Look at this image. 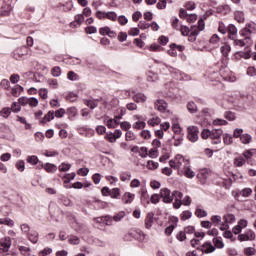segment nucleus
<instances>
[{
	"mask_svg": "<svg viewBox=\"0 0 256 256\" xmlns=\"http://www.w3.org/2000/svg\"><path fill=\"white\" fill-rule=\"evenodd\" d=\"M189 164V160L185 159L183 155L178 154L174 159L169 161V166L171 169H176L179 173L180 170L185 169L186 165Z\"/></svg>",
	"mask_w": 256,
	"mask_h": 256,
	"instance_id": "f257e3e1",
	"label": "nucleus"
},
{
	"mask_svg": "<svg viewBox=\"0 0 256 256\" xmlns=\"http://www.w3.org/2000/svg\"><path fill=\"white\" fill-rule=\"evenodd\" d=\"M233 137L235 139H240V143L243 145H249L253 141V136L249 133L243 134V129L241 128H235L233 131Z\"/></svg>",
	"mask_w": 256,
	"mask_h": 256,
	"instance_id": "f03ea898",
	"label": "nucleus"
},
{
	"mask_svg": "<svg viewBox=\"0 0 256 256\" xmlns=\"http://www.w3.org/2000/svg\"><path fill=\"white\" fill-rule=\"evenodd\" d=\"M168 70L170 71L172 77L176 79V81H191V76L181 72L177 68L168 67Z\"/></svg>",
	"mask_w": 256,
	"mask_h": 256,
	"instance_id": "7ed1b4c3",
	"label": "nucleus"
},
{
	"mask_svg": "<svg viewBox=\"0 0 256 256\" xmlns=\"http://www.w3.org/2000/svg\"><path fill=\"white\" fill-rule=\"evenodd\" d=\"M187 139L191 141V143L199 141V128L197 126H189L187 128Z\"/></svg>",
	"mask_w": 256,
	"mask_h": 256,
	"instance_id": "20e7f679",
	"label": "nucleus"
},
{
	"mask_svg": "<svg viewBox=\"0 0 256 256\" xmlns=\"http://www.w3.org/2000/svg\"><path fill=\"white\" fill-rule=\"evenodd\" d=\"M160 197L163 203H173V199H175V195L168 188H162L160 190Z\"/></svg>",
	"mask_w": 256,
	"mask_h": 256,
	"instance_id": "39448f33",
	"label": "nucleus"
},
{
	"mask_svg": "<svg viewBox=\"0 0 256 256\" xmlns=\"http://www.w3.org/2000/svg\"><path fill=\"white\" fill-rule=\"evenodd\" d=\"M221 137H223L222 129L211 130L210 139L212 140L213 145H221Z\"/></svg>",
	"mask_w": 256,
	"mask_h": 256,
	"instance_id": "423d86ee",
	"label": "nucleus"
},
{
	"mask_svg": "<svg viewBox=\"0 0 256 256\" xmlns=\"http://www.w3.org/2000/svg\"><path fill=\"white\" fill-rule=\"evenodd\" d=\"M178 175L184 176L187 179H193L195 177V172L191 169V164L184 166V169L179 170Z\"/></svg>",
	"mask_w": 256,
	"mask_h": 256,
	"instance_id": "0eeeda50",
	"label": "nucleus"
},
{
	"mask_svg": "<svg viewBox=\"0 0 256 256\" xmlns=\"http://www.w3.org/2000/svg\"><path fill=\"white\" fill-rule=\"evenodd\" d=\"M256 234L253 230H247L245 234L238 235V241H255Z\"/></svg>",
	"mask_w": 256,
	"mask_h": 256,
	"instance_id": "6e6552de",
	"label": "nucleus"
},
{
	"mask_svg": "<svg viewBox=\"0 0 256 256\" xmlns=\"http://www.w3.org/2000/svg\"><path fill=\"white\" fill-rule=\"evenodd\" d=\"M12 131L6 124H0V139H11Z\"/></svg>",
	"mask_w": 256,
	"mask_h": 256,
	"instance_id": "1a4fd4ad",
	"label": "nucleus"
},
{
	"mask_svg": "<svg viewBox=\"0 0 256 256\" xmlns=\"http://www.w3.org/2000/svg\"><path fill=\"white\" fill-rule=\"evenodd\" d=\"M173 195L175 198V201L173 203L174 209H181V206L183 205V201H181V199H183V193H181L180 191H173Z\"/></svg>",
	"mask_w": 256,
	"mask_h": 256,
	"instance_id": "9d476101",
	"label": "nucleus"
},
{
	"mask_svg": "<svg viewBox=\"0 0 256 256\" xmlns=\"http://www.w3.org/2000/svg\"><path fill=\"white\" fill-rule=\"evenodd\" d=\"M96 223H103L104 225H107L108 227H112L114 220L111 215H106L102 217L95 218Z\"/></svg>",
	"mask_w": 256,
	"mask_h": 256,
	"instance_id": "9b49d317",
	"label": "nucleus"
},
{
	"mask_svg": "<svg viewBox=\"0 0 256 256\" xmlns=\"http://www.w3.org/2000/svg\"><path fill=\"white\" fill-rule=\"evenodd\" d=\"M0 249H2V251L4 253H7V251H9V249H11V238L10 237H5L0 239Z\"/></svg>",
	"mask_w": 256,
	"mask_h": 256,
	"instance_id": "f8f14e48",
	"label": "nucleus"
},
{
	"mask_svg": "<svg viewBox=\"0 0 256 256\" xmlns=\"http://www.w3.org/2000/svg\"><path fill=\"white\" fill-rule=\"evenodd\" d=\"M28 53L29 49L26 46H22L14 51V58L17 60L22 59V57H25Z\"/></svg>",
	"mask_w": 256,
	"mask_h": 256,
	"instance_id": "ddd939ff",
	"label": "nucleus"
},
{
	"mask_svg": "<svg viewBox=\"0 0 256 256\" xmlns=\"http://www.w3.org/2000/svg\"><path fill=\"white\" fill-rule=\"evenodd\" d=\"M167 102H165V100L162 99H158L155 102V109H157V111H159L160 113H167Z\"/></svg>",
	"mask_w": 256,
	"mask_h": 256,
	"instance_id": "4468645a",
	"label": "nucleus"
},
{
	"mask_svg": "<svg viewBox=\"0 0 256 256\" xmlns=\"http://www.w3.org/2000/svg\"><path fill=\"white\" fill-rule=\"evenodd\" d=\"M200 251L206 254L213 253L215 251V247L211 242L207 241L200 246Z\"/></svg>",
	"mask_w": 256,
	"mask_h": 256,
	"instance_id": "2eb2a0df",
	"label": "nucleus"
},
{
	"mask_svg": "<svg viewBox=\"0 0 256 256\" xmlns=\"http://www.w3.org/2000/svg\"><path fill=\"white\" fill-rule=\"evenodd\" d=\"M130 235L136 241H145V233H143V231H141L139 229L131 230V234Z\"/></svg>",
	"mask_w": 256,
	"mask_h": 256,
	"instance_id": "dca6fc26",
	"label": "nucleus"
},
{
	"mask_svg": "<svg viewBox=\"0 0 256 256\" xmlns=\"http://www.w3.org/2000/svg\"><path fill=\"white\" fill-rule=\"evenodd\" d=\"M132 99L133 101H135V103H145V101H147V96H145V94L138 92H132Z\"/></svg>",
	"mask_w": 256,
	"mask_h": 256,
	"instance_id": "f3484780",
	"label": "nucleus"
},
{
	"mask_svg": "<svg viewBox=\"0 0 256 256\" xmlns=\"http://www.w3.org/2000/svg\"><path fill=\"white\" fill-rule=\"evenodd\" d=\"M99 103H101V100L99 99H86L84 100V104H86L89 109H97L99 107Z\"/></svg>",
	"mask_w": 256,
	"mask_h": 256,
	"instance_id": "a211bd4d",
	"label": "nucleus"
},
{
	"mask_svg": "<svg viewBox=\"0 0 256 256\" xmlns=\"http://www.w3.org/2000/svg\"><path fill=\"white\" fill-rule=\"evenodd\" d=\"M227 33H228V37L229 39H235L237 38V27L233 24H229V26L227 27Z\"/></svg>",
	"mask_w": 256,
	"mask_h": 256,
	"instance_id": "6ab92c4d",
	"label": "nucleus"
},
{
	"mask_svg": "<svg viewBox=\"0 0 256 256\" xmlns=\"http://www.w3.org/2000/svg\"><path fill=\"white\" fill-rule=\"evenodd\" d=\"M27 238L31 241V243H38L39 242V232L36 230H31L30 233L27 234Z\"/></svg>",
	"mask_w": 256,
	"mask_h": 256,
	"instance_id": "aec40b11",
	"label": "nucleus"
},
{
	"mask_svg": "<svg viewBox=\"0 0 256 256\" xmlns=\"http://www.w3.org/2000/svg\"><path fill=\"white\" fill-rule=\"evenodd\" d=\"M155 214L153 212H149L145 219V227L146 229H151L153 227V221H154Z\"/></svg>",
	"mask_w": 256,
	"mask_h": 256,
	"instance_id": "412c9836",
	"label": "nucleus"
},
{
	"mask_svg": "<svg viewBox=\"0 0 256 256\" xmlns=\"http://www.w3.org/2000/svg\"><path fill=\"white\" fill-rule=\"evenodd\" d=\"M122 200L124 201V203L126 205L131 204L132 201H135V194L131 193V192H125Z\"/></svg>",
	"mask_w": 256,
	"mask_h": 256,
	"instance_id": "4be33fe9",
	"label": "nucleus"
},
{
	"mask_svg": "<svg viewBox=\"0 0 256 256\" xmlns=\"http://www.w3.org/2000/svg\"><path fill=\"white\" fill-rule=\"evenodd\" d=\"M140 199L142 203H147L149 205V194L147 193V188L141 187L140 189Z\"/></svg>",
	"mask_w": 256,
	"mask_h": 256,
	"instance_id": "5701e85b",
	"label": "nucleus"
},
{
	"mask_svg": "<svg viewBox=\"0 0 256 256\" xmlns=\"http://www.w3.org/2000/svg\"><path fill=\"white\" fill-rule=\"evenodd\" d=\"M223 221H225L228 225H233V223L237 221V218L232 213H226L223 216Z\"/></svg>",
	"mask_w": 256,
	"mask_h": 256,
	"instance_id": "b1692460",
	"label": "nucleus"
},
{
	"mask_svg": "<svg viewBox=\"0 0 256 256\" xmlns=\"http://www.w3.org/2000/svg\"><path fill=\"white\" fill-rule=\"evenodd\" d=\"M234 19L237 21V23H245V12L239 10L235 11Z\"/></svg>",
	"mask_w": 256,
	"mask_h": 256,
	"instance_id": "393cba45",
	"label": "nucleus"
},
{
	"mask_svg": "<svg viewBox=\"0 0 256 256\" xmlns=\"http://www.w3.org/2000/svg\"><path fill=\"white\" fill-rule=\"evenodd\" d=\"M209 43L210 45H213L214 48H217L219 47V43H221V38L219 37L218 34H213L210 37Z\"/></svg>",
	"mask_w": 256,
	"mask_h": 256,
	"instance_id": "a878e982",
	"label": "nucleus"
},
{
	"mask_svg": "<svg viewBox=\"0 0 256 256\" xmlns=\"http://www.w3.org/2000/svg\"><path fill=\"white\" fill-rule=\"evenodd\" d=\"M105 125L108 127V129H116V127L119 126V121H117L115 118H110L105 121Z\"/></svg>",
	"mask_w": 256,
	"mask_h": 256,
	"instance_id": "bb28decb",
	"label": "nucleus"
},
{
	"mask_svg": "<svg viewBox=\"0 0 256 256\" xmlns=\"http://www.w3.org/2000/svg\"><path fill=\"white\" fill-rule=\"evenodd\" d=\"M207 177H208L207 170H202L197 174V178L199 179L202 185H205V183H207Z\"/></svg>",
	"mask_w": 256,
	"mask_h": 256,
	"instance_id": "cd10ccee",
	"label": "nucleus"
},
{
	"mask_svg": "<svg viewBox=\"0 0 256 256\" xmlns=\"http://www.w3.org/2000/svg\"><path fill=\"white\" fill-rule=\"evenodd\" d=\"M0 225H6V227H15V221L9 217L0 218Z\"/></svg>",
	"mask_w": 256,
	"mask_h": 256,
	"instance_id": "c85d7f7f",
	"label": "nucleus"
},
{
	"mask_svg": "<svg viewBox=\"0 0 256 256\" xmlns=\"http://www.w3.org/2000/svg\"><path fill=\"white\" fill-rule=\"evenodd\" d=\"M127 216V213L125 211H120L116 213L114 216H112V219L115 223H120V221H123L125 217Z\"/></svg>",
	"mask_w": 256,
	"mask_h": 256,
	"instance_id": "c756f323",
	"label": "nucleus"
},
{
	"mask_svg": "<svg viewBox=\"0 0 256 256\" xmlns=\"http://www.w3.org/2000/svg\"><path fill=\"white\" fill-rule=\"evenodd\" d=\"M55 119V111L50 110L41 120V123H49V121H53Z\"/></svg>",
	"mask_w": 256,
	"mask_h": 256,
	"instance_id": "7c9ffc66",
	"label": "nucleus"
},
{
	"mask_svg": "<svg viewBox=\"0 0 256 256\" xmlns=\"http://www.w3.org/2000/svg\"><path fill=\"white\" fill-rule=\"evenodd\" d=\"M220 51L223 57H229V53H231V45L225 43L221 46Z\"/></svg>",
	"mask_w": 256,
	"mask_h": 256,
	"instance_id": "2f4dec72",
	"label": "nucleus"
},
{
	"mask_svg": "<svg viewBox=\"0 0 256 256\" xmlns=\"http://www.w3.org/2000/svg\"><path fill=\"white\" fill-rule=\"evenodd\" d=\"M172 131L174 134L176 135H183V128L181 127V125L177 122H174L172 124Z\"/></svg>",
	"mask_w": 256,
	"mask_h": 256,
	"instance_id": "473e14b6",
	"label": "nucleus"
},
{
	"mask_svg": "<svg viewBox=\"0 0 256 256\" xmlns=\"http://www.w3.org/2000/svg\"><path fill=\"white\" fill-rule=\"evenodd\" d=\"M212 241L216 249H223V247H225V243H223V239L221 237L213 238Z\"/></svg>",
	"mask_w": 256,
	"mask_h": 256,
	"instance_id": "72a5a7b5",
	"label": "nucleus"
},
{
	"mask_svg": "<svg viewBox=\"0 0 256 256\" xmlns=\"http://www.w3.org/2000/svg\"><path fill=\"white\" fill-rule=\"evenodd\" d=\"M233 163L234 167H243L245 164V158H243V156L235 157Z\"/></svg>",
	"mask_w": 256,
	"mask_h": 256,
	"instance_id": "f704fd0d",
	"label": "nucleus"
},
{
	"mask_svg": "<svg viewBox=\"0 0 256 256\" xmlns=\"http://www.w3.org/2000/svg\"><path fill=\"white\" fill-rule=\"evenodd\" d=\"M43 168L45 171H47V173H55V171H57V166L51 163L44 164Z\"/></svg>",
	"mask_w": 256,
	"mask_h": 256,
	"instance_id": "c9c22d12",
	"label": "nucleus"
},
{
	"mask_svg": "<svg viewBox=\"0 0 256 256\" xmlns=\"http://www.w3.org/2000/svg\"><path fill=\"white\" fill-rule=\"evenodd\" d=\"M67 79L69 81H79L81 77L79 76V74L75 73L74 71H69L67 73Z\"/></svg>",
	"mask_w": 256,
	"mask_h": 256,
	"instance_id": "e433bc0d",
	"label": "nucleus"
},
{
	"mask_svg": "<svg viewBox=\"0 0 256 256\" xmlns=\"http://www.w3.org/2000/svg\"><path fill=\"white\" fill-rule=\"evenodd\" d=\"M148 125H150L151 127H155L157 125H159V123H161V118H159L158 116H154L152 118H150L147 121Z\"/></svg>",
	"mask_w": 256,
	"mask_h": 256,
	"instance_id": "4c0bfd02",
	"label": "nucleus"
},
{
	"mask_svg": "<svg viewBox=\"0 0 256 256\" xmlns=\"http://www.w3.org/2000/svg\"><path fill=\"white\" fill-rule=\"evenodd\" d=\"M11 108L9 107H4L0 111V117H3L4 119H7L9 115H11Z\"/></svg>",
	"mask_w": 256,
	"mask_h": 256,
	"instance_id": "58836bf2",
	"label": "nucleus"
},
{
	"mask_svg": "<svg viewBox=\"0 0 256 256\" xmlns=\"http://www.w3.org/2000/svg\"><path fill=\"white\" fill-rule=\"evenodd\" d=\"M222 135H223V141L225 145H233V136L227 133Z\"/></svg>",
	"mask_w": 256,
	"mask_h": 256,
	"instance_id": "ea45409f",
	"label": "nucleus"
},
{
	"mask_svg": "<svg viewBox=\"0 0 256 256\" xmlns=\"http://www.w3.org/2000/svg\"><path fill=\"white\" fill-rule=\"evenodd\" d=\"M146 125L147 124L144 121L138 120L132 125V127L133 129L141 130L145 129Z\"/></svg>",
	"mask_w": 256,
	"mask_h": 256,
	"instance_id": "a19ab883",
	"label": "nucleus"
},
{
	"mask_svg": "<svg viewBox=\"0 0 256 256\" xmlns=\"http://www.w3.org/2000/svg\"><path fill=\"white\" fill-rule=\"evenodd\" d=\"M159 168V163L155 162L153 160H149L147 162V169H150V171H155V169Z\"/></svg>",
	"mask_w": 256,
	"mask_h": 256,
	"instance_id": "79ce46f5",
	"label": "nucleus"
},
{
	"mask_svg": "<svg viewBox=\"0 0 256 256\" xmlns=\"http://www.w3.org/2000/svg\"><path fill=\"white\" fill-rule=\"evenodd\" d=\"M242 155L245 159L249 160L251 157H253V155H256V149L244 151Z\"/></svg>",
	"mask_w": 256,
	"mask_h": 256,
	"instance_id": "37998d69",
	"label": "nucleus"
},
{
	"mask_svg": "<svg viewBox=\"0 0 256 256\" xmlns=\"http://www.w3.org/2000/svg\"><path fill=\"white\" fill-rule=\"evenodd\" d=\"M221 221H222V218L219 215H214L211 217V223L215 227H217L218 225H221Z\"/></svg>",
	"mask_w": 256,
	"mask_h": 256,
	"instance_id": "c03bdc74",
	"label": "nucleus"
},
{
	"mask_svg": "<svg viewBox=\"0 0 256 256\" xmlns=\"http://www.w3.org/2000/svg\"><path fill=\"white\" fill-rule=\"evenodd\" d=\"M182 221H187V219H191L193 217V213L189 210L183 211L180 215Z\"/></svg>",
	"mask_w": 256,
	"mask_h": 256,
	"instance_id": "a18cd8bd",
	"label": "nucleus"
},
{
	"mask_svg": "<svg viewBox=\"0 0 256 256\" xmlns=\"http://www.w3.org/2000/svg\"><path fill=\"white\" fill-rule=\"evenodd\" d=\"M47 83L52 89L59 88V82L57 81V79H54V78L48 79Z\"/></svg>",
	"mask_w": 256,
	"mask_h": 256,
	"instance_id": "49530a36",
	"label": "nucleus"
},
{
	"mask_svg": "<svg viewBox=\"0 0 256 256\" xmlns=\"http://www.w3.org/2000/svg\"><path fill=\"white\" fill-rule=\"evenodd\" d=\"M27 163H30V165H37L39 163V158L35 155L28 156L26 159Z\"/></svg>",
	"mask_w": 256,
	"mask_h": 256,
	"instance_id": "de8ad7c7",
	"label": "nucleus"
},
{
	"mask_svg": "<svg viewBox=\"0 0 256 256\" xmlns=\"http://www.w3.org/2000/svg\"><path fill=\"white\" fill-rule=\"evenodd\" d=\"M187 109L189 113H197V104H195V102H189L187 104Z\"/></svg>",
	"mask_w": 256,
	"mask_h": 256,
	"instance_id": "09e8293b",
	"label": "nucleus"
},
{
	"mask_svg": "<svg viewBox=\"0 0 256 256\" xmlns=\"http://www.w3.org/2000/svg\"><path fill=\"white\" fill-rule=\"evenodd\" d=\"M178 136H173L175 147H179L183 143V134H177Z\"/></svg>",
	"mask_w": 256,
	"mask_h": 256,
	"instance_id": "8fccbe9b",
	"label": "nucleus"
},
{
	"mask_svg": "<svg viewBox=\"0 0 256 256\" xmlns=\"http://www.w3.org/2000/svg\"><path fill=\"white\" fill-rule=\"evenodd\" d=\"M195 215L196 217H199V219H203V217H207V211L201 208H197L195 211Z\"/></svg>",
	"mask_w": 256,
	"mask_h": 256,
	"instance_id": "3c124183",
	"label": "nucleus"
},
{
	"mask_svg": "<svg viewBox=\"0 0 256 256\" xmlns=\"http://www.w3.org/2000/svg\"><path fill=\"white\" fill-rule=\"evenodd\" d=\"M157 79H159V76L156 73L149 72L147 74V81H149L150 83L157 81Z\"/></svg>",
	"mask_w": 256,
	"mask_h": 256,
	"instance_id": "603ef678",
	"label": "nucleus"
},
{
	"mask_svg": "<svg viewBox=\"0 0 256 256\" xmlns=\"http://www.w3.org/2000/svg\"><path fill=\"white\" fill-rule=\"evenodd\" d=\"M52 77H61V67L56 66L53 67L51 70Z\"/></svg>",
	"mask_w": 256,
	"mask_h": 256,
	"instance_id": "864d4df0",
	"label": "nucleus"
},
{
	"mask_svg": "<svg viewBox=\"0 0 256 256\" xmlns=\"http://www.w3.org/2000/svg\"><path fill=\"white\" fill-rule=\"evenodd\" d=\"M131 173L130 172H122L121 175H120V179L121 181H123L124 183L126 181H131Z\"/></svg>",
	"mask_w": 256,
	"mask_h": 256,
	"instance_id": "5fc2aeb1",
	"label": "nucleus"
},
{
	"mask_svg": "<svg viewBox=\"0 0 256 256\" xmlns=\"http://www.w3.org/2000/svg\"><path fill=\"white\" fill-rule=\"evenodd\" d=\"M20 229H21L22 233H24V235L29 234L31 231V227L27 223L21 224Z\"/></svg>",
	"mask_w": 256,
	"mask_h": 256,
	"instance_id": "6e6d98bb",
	"label": "nucleus"
},
{
	"mask_svg": "<svg viewBox=\"0 0 256 256\" xmlns=\"http://www.w3.org/2000/svg\"><path fill=\"white\" fill-rule=\"evenodd\" d=\"M119 195H121V190H119V188H113L110 190V197H112V199H117Z\"/></svg>",
	"mask_w": 256,
	"mask_h": 256,
	"instance_id": "4d7b16f0",
	"label": "nucleus"
},
{
	"mask_svg": "<svg viewBox=\"0 0 256 256\" xmlns=\"http://www.w3.org/2000/svg\"><path fill=\"white\" fill-rule=\"evenodd\" d=\"M245 27H247L248 31H250V33H255L256 31V23L255 22H248L246 23Z\"/></svg>",
	"mask_w": 256,
	"mask_h": 256,
	"instance_id": "13d9d810",
	"label": "nucleus"
},
{
	"mask_svg": "<svg viewBox=\"0 0 256 256\" xmlns=\"http://www.w3.org/2000/svg\"><path fill=\"white\" fill-rule=\"evenodd\" d=\"M16 169H18L21 173H23V171H25V161L18 160L16 162Z\"/></svg>",
	"mask_w": 256,
	"mask_h": 256,
	"instance_id": "bf43d9fd",
	"label": "nucleus"
},
{
	"mask_svg": "<svg viewBox=\"0 0 256 256\" xmlns=\"http://www.w3.org/2000/svg\"><path fill=\"white\" fill-rule=\"evenodd\" d=\"M227 28L225 27V24L223 22H219L218 23V31L219 33H222V35H226L227 34Z\"/></svg>",
	"mask_w": 256,
	"mask_h": 256,
	"instance_id": "052dcab7",
	"label": "nucleus"
},
{
	"mask_svg": "<svg viewBox=\"0 0 256 256\" xmlns=\"http://www.w3.org/2000/svg\"><path fill=\"white\" fill-rule=\"evenodd\" d=\"M251 193H253V190L251 188H244L242 191H240V195L242 197H249V195H251Z\"/></svg>",
	"mask_w": 256,
	"mask_h": 256,
	"instance_id": "680f3d73",
	"label": "nucleus"
},
{
	"mask_svg": "<svg viewBox=\"0 0 256 256\" xmlns=\"http://www.w3.org/2000/svg\"><path fill=\"white\" fill-rule=\"evenodd\" d=\"M67 115L70 117H77V108L76 107H69L67 109Z\"/></svg>",
	"mask_w": 256,
	"mask_h": 256,
	"instance_id": "e2e57ef3",
	"label": "nucleus"
},
{
	"mask_svg": "<svg viewBox=\"0 0 256 256\" xmlns=\"http://www.w3.org/2000/svg\"><path fill=\"white\" fill-rule=\"evenodd\" d=\"M106 19H109V21H117V13L106 12Z\"/></svg>",
	"mask_w": 256,
	"mask_h": 256,
	"instance_id": "0e129e2a",
	"label": "nucleus"
},
{
	"mask_svg": "<svg viewBox=\"0 0 256 256\" xmlns=\"http://www.w3.org/2000/svg\"><path fill=\"white\" fill-rule=\"evenodd\" d=\"M58 169L59 171H63L65 173L66 171H69L71 169V164L62 163L59 165Z\"/></svg>",
	"mask_w": 256,
	"mask_h": 256,
	"instance_id": "69168bd1",
	"label": "nucleus"
},
{
	"mask_svg": "<svg viewBox=\"0 0 256 256\" xmlns=\"http://www.w3.org/2000/svg\"><path fill=\"white\" fill-rule=\"evenodd\" d=\"M125 137L126 141H135L136 139L135 133H133V131H127Z\"/></svg>",
	"mask_w": 256,
	"mask_h": 256,
	"instance_id": "338daca9",
	"label": "nucleus"
},
{
	"mask_svg": "<svg viewBox=\"0 0 256 256\" xmlns=\"http://www.w3.org/2000/svg\"><path fill=\"white\" fill-rule=\"evenodd\" d=\"M247 75H248L249 77H256V68H255V66H250V67H248V69H247Z\"/></svg>",
	"mask_w": 256,
	"mask_h": 256,
	"instance_id": "774afa93",
	"label": "nucleus"
}]
</instances>
